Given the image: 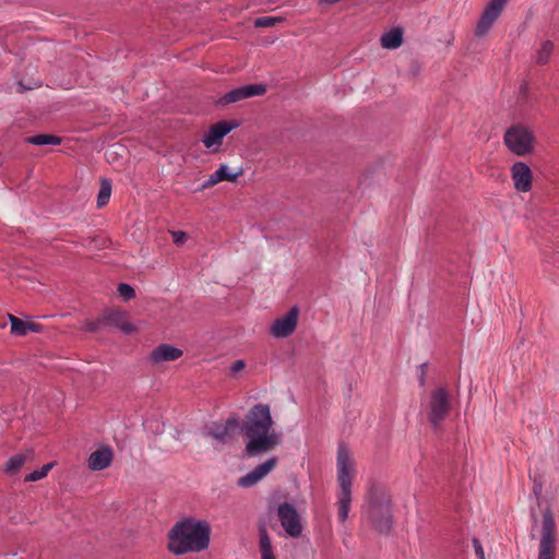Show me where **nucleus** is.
I'll return each mask as SVG.
<instances>
[{
	"instance_id": "obj_1",
	"label": "nucleus",
	"mask_w": 559,
	"mask_h": 559,
	"mask_svg": "<svg viewBox=\"0 0 559 559\" xmlns=\"http://www.w3.org/2000/svg\"><path fill=\"white\" fill-rule=\"evenodd\" d=\"M242 443L248 454L273 452L282 443V435L274 428L270 407L257 404L242 420Z\"/></svg>"
},
{
	"instance_id": "obj_2",
	"label": "nucleus",
	"mask_w": 559,
	"mask_h": 559,
	"mask_svg": "<svg viewBox=\"0 0 559 559\" xmlns=\"http://www.w3.org/2000/svg\"><path fill=\"white\" fill-rule=\"evenodd\" d=\"M212 528L207 521L186 516L168 531L167 550L174 556L201 552L209 548Z\"/></svg>"
},
{
	"instance_id": "obj_3",
	"label": "nucleus",
	"mask_w": 559,
	"mask_h": 559,
	"mask_svg": "<svg viewBox=\"0 0 559 559\" xmlns=\"http://www.w3.org/2000/svg\"><path fill=\"white\" fill-rule=\"evenodd\" d=\"M368 497L367 519L378 533L389 535L393 528L391 501L374 487L369 489Z\"/></svg>"
},
{
	"instance_id": "obj_4",
	"label": "nucleus",
	"mask_w": 559,
	"mask_h": 559,
	"mask_svg": "<svg viewBox=\"0 0 559 559\" xmlns=\"http://www.w3.org/2000/svg\"><path fill=\"white\" fill-rule=\"evenodd\" d=\"M207 435L216 445L221 444L228 450L241 445L242 424L236 413L230 414L224 421H213L207 426Z\"/></svg>"
},
{
	"instance_id": "obj_5",
	"label": "nucleus",
	"mask_w": 559,
	"mask_h": 559,
	"mask_svg": "<svg viewBox=\"0 0 559 559\" xmlns=\"http://www.w3.org/2000/svg\"><path fill=\"white\" fill-rule=\"evenodd\" d=\"M556 528L554 512L547 507L543 512L542 537L537 559L556 558Z\"/></svg>"
},
{
	"instance_id": "obj_6",
	"label": "nucleus",
	"mask_w": 559,
	"mask_h": 559,
	"mask_svg": "<svg viewBox=\"0 0 559 559\" xmlns=\"http://www.w3.org/2000/svg\"><path fill=\"white\" fill-rule=\"evenodd\" d=\"M451 408L450 394L445 388L431 392L428 403V420L433 429H439Z\"/></svg>"
},
{
	"instance_id": "obj_7",
	"label": "nucleus",
	"mask_w": 559,
	"mask_h": 559,
	"mask_svg": "<svg viewBox=\"0 0 559 559\" xmlns=\"http://www.w3.org/2000/svg\"><path fill=\"white\" fill-rule=\"evenodd\" d=\"M277 518L286 535L292 538H299L302 535L304 525L295 503L284 501L277 506Z\"/></svg>"
},
{
	"instance_id": "obj_8",
	"label": "nucleus",
	"mask_w": 559,
	"mask_h": 559,
	"mask_svg": "<svg viewBox=\"0 0 559 559\" xmlns=\"http://www.w3.org/2000/svg\"><path fill=\"white\" fill-rule=\"evenodd\" d=\"M534 138L531 131L522 126L509 128L504 134V143L516 155H525L533 148Z\"/></svg>"
},
{
	"instance_id": "obj_9",
	"label": "nucleus",
	"mask_w": 559,
	"mask_h": 559,
	"mask_svg": "<svg viewBox=\"0 0 559 559\" xmlns=\"http://www.w3.org/2000/svg\"><path fill=\"white\" fill-rule=\"evenodd\" d=\"M107 325L116 326L126 334H130L134 331L133 325L126 320L124 312L119 310H110L105 312L97 320L90 322L87 324V330L90 332H96Z\"/></svg>"
},
{
	"instance_id": "obj_10",
	"label": "nucleus",
	"mask_w": 559,
	"mask_h": 559,
	"mask_svg": "<svg viewBox=\"0 0 559 559\" xmlns=\"http://www.w3.org/2000/svg\"><path fill=\"white\" fill-rule=\"evenodd\" d=\"M299 318V309L297 307H293L286 314L277 318L271 329L270 332L274 337L284 338L292 335L298 323Z\"/></svg>"
},
{
	"instance_id": "obj_11",
	"label": "nucleus",
	"mask_w": 559,
	"mask_h": 559,
	"mask_svg": "<svg viewBox=\"0 0 559 559\" xmlns=\"http://www.w3.org/2000/svg\"><path fill=\"white\" fill-rule=\"evenodd\" d=\"M508 0H490L485 8L476 27V35L484 36L501 14Z\"/></svg>"
},
{
	"instance_id": "obj_12",
	"label": "nucleus",
	"mask_w": 559,
	"mask_h": 559,
	"mask_svg": "<svg viewBox=\"0 0 559 559\" xmlns=\"http://www.w3.org/2000/svg\"><path fill=\"white\" fill-rule=\"evenodd\" d=\"M337 483L341 492H352L353 479L356 475L355 462L352 456H337Z\"/></svg>"
},
{
	"instance_id": "obj_13",
	"label": "nucleus",
	"mask_w": 559,
	"mask_h": 559,
	"mask_svg": "<svg viewBox=\"0 0 559 559\" xmlns=\"http://www.w3.org/2000/svg\"><path fill=\"white\" fill-rule=\"evenodd\" d=\"M277 462V456H270L269 460L258 465L251 472L241 476L237 480V485L241 488H249L254 486L276 466Z\"/></svg>"
},
{
	"instance_id": "obj_14",
	"label": "nucleus",
	"mask_w": 559,
	"mask_h": 559,
	"mask_svg": "<svg viewBox=\"0 0 559 559\" xmlns=\"http://www.w3.org/2000/svg\"><path fill=\"white\" fill-rule=\"evenodd\" d=\"M236 127L237 123H230L226 120L213 124L203 135L202 142L204 146L211 148L222 145L225 135H227Z\"/></svg>"
},
{
	"instance_id": "obj_15",
	"label": "nucleus",
	"mask_w": 559,
	"mask_h": 559,
	"mask_svg": "<svg viewBox=\"0 0 559 559\" xmlns=\"http://www.w3.org/2000/svg\"><path fill=\"white\" fill-rule=\"evenodd\" d=\"M514 188L521 192H527L532 188V173L530 167L522 162H516L511 169Z\"/></svg>"
},
{
	"instance_id": "obj_16",
	"label": "nucleus",
	"mask_w": 559,
	"mask_h": 559,
	"mask_svg": "<svg viewBox=\"0 0 559 559\" xmlns=\"http://www.w3.org/2000/svg\"><path fill=\"white\" fill-rule=\"evenodd\" d=\"M182 356V350L169 344H160L151 353L153 364L173 361Z\"/></svg>"
},
{
	"instance_id": "obj_17",
	"label": "nucleus",
	"mask_w": 559,
	"mask_h": 559,
	"mask_svg": "<svg viewBox=\"0 0 559 559\" xmlns=\"http://www.w3.org/2000/svg\"><path fill=\"white\" fill-rule=\"evenodd\" d=\"M9 320L11 323V333L16 336H24L28 332L37 333L41 328L38 323L23 321L13 314H9Z\"/></svg>"
},
{
	"instance_id": "obj_18",
	"label": "nucleus",
	"mask_w": 559,
	"mask_h": 559,
	"mask_svg": "<svg viewBox=\"0 0 559 559\" xmlns=\"http://www.w3.org/2000/svg\"><path fill=\"white\" fill-rule=\"evenodd\" d=\"M260 552L262 559H276L273 554V546L264 524L259 526Z\"/></svg>"
},
{
	"instance_id": "obj_19",
	"label": "nucleus",
	"mask_w": 559,
	"mask_h": 559,
	"mask_svg": "<svg viewBox=\"0 0 559 559\" xmlns=\"http://www.w3.org/2000/svg\"><path fill=\"white\" fill-rule=\"evenodd\" d=\"M403 43V33L400 28H393L381 37V46L385 49H396Z\"/></svg>"
},
{
	"instance_id": "obj_20",
	"label": "nucleus",
	"mask_w": 559,
	"mask_h": 559,
	"mask_svg": "<svg viewBox=\"0 0 559 559\" xmlns=\"http://www.w3.org/2000/svg\"><path fill=\"white\" fill-rule=\"evenodd\" d=\"M352 503V492H341L337 493V504H338V520L341 523H345L348 519V513L350 510Z\"/></svg>"
},
{
	"instance_id": "obj_21",
	"label": "nucleus",
	"mask_w": 559,
	"mask_h": 559,
	"mask_svg": "<svg viewBox=\"0 0 559 559\" xmlns=\"http://www.w3.org/2000/svg\"><path fill=\"white\" fill-rule=\"evenodd\" d=\"M554 50V43L551 40H544L540 47L536 50L535 62L539 66L546 64Z\"/></svg>"
},
{
	"instance_id": "obj_22",
	"label": "nucleus",
	"mask_w": 559,
	"mask_h": 559,
	"mask_svg": "<svg viewBox=\"0 0 559 559\" xmlns=\"http://www.w3.org/2000/svg\"><path fill=\"white\" fill-rule=\"evenodd\" d=\"M26 141L34 145H58L61 143V138L50 134H37L26 139Z\"/></svg>"
},
{
	"instance_id": "obj_23",
	"label": "nucleus",
	"mask_w": 559,
	"mask_h": 559,
	"mask_svg": "<svg viewBox=\"0 0 559 559\" xmlns=\"http://www.w3.org/2000/svg\"><path fill=\"white\" fill-rule=\"evenodd\" d=\"M114 456H88V468L91 471H103L109 467Z\"/></svg>"
},
{
	"instance_id": "obj_24",
	"label": "nucleus",
	"mask_w": 559,
	"mask_h": 559,
	"mask_svg": "<svg viewBox=\"0 0 559 559\" xmlns=\"http://www.w3.org/2000/svg\"><path fill=\"white\" fill-rule=\"evenodd\" d=\"M56 465V462H49L45 465H43L39 469H35L32 473L27 474L24 477L25 483H32L43 479L48 475V473L52 469V467Z\"/></svg>"
},
{
	"instance_id": "obj_25",
	"label": "nucleus",
	"mask_w": 559,
	"mask_h": 559,
	"mask_svg": "<svg viewBox=\"0 0 559 559\" xmlns=\"http://www.w3.org/2000/svg\"><path fill=\"white\" fill-rule=\"evenodd\" d=\"M111 194V182L108 179H103L100 182V188L97 195V206L103 207L105 206Z\"/></svg>"
},
{
	"instance_id": "obj_26",
	"label": "nucleus",
	"mask_w": 559,
	"mask_h": 559,
	"mask_svg": "<svg viewBox=\"0 0 559 559\" xmlns=\"http://www.w3.org/2000/svg\"><path fill=\"white\" fill-rule=\"evenodd\" d=\"M241 99H246V93H245V90L242 86L226 93L219 99V103L223 105H226V104H233V103L239 102Z\"/></svg>"
},
{
	"instance_id": "obj_27",
	"label": "nucleus",
	"mask_w": 559,
	"mask_h": 559,
	"mask_svg": "<svg viewBox=\"0 0 559 559\" xmlns=\"http://www.w3.org/2000/svg\"><path fill=\"white\" fill-rule=\"evenodd\" d=\"M27 456H10L4 465V472L14 475L26 462Z\"/></svg>"
},
{
	"instance_id": "obj_28",
	"label": "nucleus",
	"mask_w": 559,
	"mask_h": 559,
	"mask_svg": "<svg viewBox=\"0 0 559 559\" xmlns=\"http://www.w3.org/2000/svg\"><path fill=\"white\" fill-rule=\"evenodd\" d=\"M216 171H217V177L222 181L235 182L238 179V177H240L242 175V170H238V171L231 173L229 170V167L227 165H224V164L221 165Z\"/></svg>"
},
{
	"instance_id": "obj_29",
	"label": "nucleus",
	"mask_w": 559,
	"mask_h": 559,
	"mask_svg": "<svg viewBox=\"0 0 559 559\" xmlns=\"http://www.w3.org/2000/svg\"><path fill=\"white\" fill-rule=\"evenodd\" d=\"M283 21L280 16H261L254 20L255 27H273Z\"/></svg>"
},
{
	"instance_id": "obj_30",
	"label": "nucleus",
	"mask_w": 559,
	"mask_h": 559,
	"mask_svg": "<svg viewBox=\"0 0 559 559\" xmlns=\"http://www.w3.org/2000/svg\"><path fill=\"white\" fill-rule=\"evenodd\" d=\"M242 87L246 93V98L263 95L266 92V87L263 84H251Z\"/></svg>"
},
{
	"instance_id": "obj_31",
	"label": "nucleus",
	"mask_w": 559,
	"mask_h": 559,
	"mask_svg": "<svg viewBox=\"0 0 559 559\" xmlns=\"http://www.w3.org/2000/svg\"><path fill=\"white\" fill-rule=\"evenodd\" d=\"M117 290L119 296L126 301H129L135 297V292L129 284L120 283Z\"/></svg>"
},
{
	"instance_id": "obj_32",
	"label": "nucleus",
	"mask_w": 559,
	"mask_h": 559,
	"mask_svg": "<svg viewBox=\"0 0 559 559\" xmlns=\"http://www.w3.org/2000/svg\"><path fill=\"white\" fill-rule=\"evenodd\" d=\"M472 543H473V547H474L477 558L485 559V551H484L480 540L478 538L474 537L472 539Z\"/></svg>"
},
{
	"instance_id": "obj_33",
	"label": "nucleus",
	"mask_w": 559,
	"mask_h": 559,
	"mask_svg": "<svg viewBox=\"0 0 559 559\" xmlns=\"http://www.w3.org/2000/svg\"><path fill=\"white\" fill-rule=\"evenodd\" d=\"M222 180L217 177V171H214L210 177L209 179L202 185L201 187V190H204V189H207V188H211L215 185H217L218 182H221Z\"/></svg>"
},
{
	"instance_id": "obj_34",
	"label": "nucleus",
	"mask_w": 559,
	"mask_h": 559,
	"mask_svg": "<svg viewBox=\"0 0 559 559\" xmlns=\"http://www.w3.org/2000/svg\"><path fill=\"white\" fill-rule=\"evenodd\" d=\"M543 490V481L540 477L538 478L536 475L534 476V486H533V492L538 498L542 495Z\"/></svg>"
},
{
	"instance_id": "obj_35",
	"label": "nucleus",
	"mask_w": 559,
	"mask_h": 559,
	"mask_svg": "<svg viewBox=\"0 0 559 559\" xmlns=\"http://www.w3.org/2000/svg\"><path fill=\"white\" fill-rule=\"evenodd\" d=\"M187 239V234L185 231H174L173 240L176 245H182Z\"/></svg>"
},
{
	"instance_id": "obj_36",
	"label": "nucleus",
	"mask_w": 559,
	"mask_h": 559,
	"mask_svg": "<svg viewBox=\"0 0 559 559\" xmlns=\"http://www.w3.org/2000/svg\"><path fill=\"white\" fill-rule=\"evenodd\" d=\"M245 361L243 360H235L231 366H230V371L233 373H237L239 371H241L243 368H245Z\"/></svg>"
},
{
	"instance_id": "obj_37",
	"label": "nucleus",
	"mask_w": 559,
	"mask_h": 559,
	"mask_svg": "<svg viewBox=\"0 0 559 559\" xmlns=\"http://www.w3.org/2000/svg\"><path fill=\"white\" fill-rule=\"evenodd\" d=\"M91 454H97V455H100V454H112V451L108 447H99L96 450H94Z\"/></svg>"
},
{
	"instance_id": "obj_38",
	"label": "nucleus",
	"mask_w": 559,
	"mask_h": 559,
	"mask_svg": "<svg viewBox=\"0 0 559 559\" xmlns=\"http://www.w3.org/2000/svg\"><path fill=\"white\" fill-rule=\"evenodd\" d=\"M337 454L338 455L346 454V451L343 448H340Z\"/></svg>"
}]
</instances>
